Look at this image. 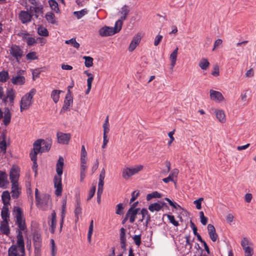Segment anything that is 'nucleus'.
Wrapping results in <instances>:
<instances>
[{
    "label": "nucleus",
    "mask_w": 256,
    "mask_h": 256,
    "mask_svg": "<svg viewBox=\"0 0 256 256\" xmlns=\"http://www.w3.org/2000/svg\"><path fill=\"white\" fill-rule=\"evenodd\" d=\"M132 239L134 240V242H135V244L136 246H140V244L142 243L141 236H140V234L134 235L132 237Z\"/></svg>",
    "instance_id": "58"
},
{
    "label": "nucleus",
    "mask_w": 256,
    "mask_h": 256,
    "mask_svg": "<svg viewBox=\"0 0 256 256\" xmlns=\"http://www.w3.org/2000/svg\"><path fill=\"white\" fill-rule=\"evenodd\" d=\"M56 213L54 211H53L52 213V220L50 224V231L52 234L54 232L55 228L56 227Z\"/></svg>",
    "instance_id": "32"
},
{
    "label": "nucleus",
    "mask_w": 256,
    "mask_h": 256,
    "mask_svg": "<svg viewBox=\"0 0 256 256\" xmlns=\"http://www.w3.org/2000/svg\"><path fill=\"white\" fill-rule=\"evenodd\" d=\"M83 58L85 60V66L87 68H90L93 65V58L90 56H84Z\"/></svg>",
    "instance_id": "43"
},
{
    "label": "nucleus",
    "mask_w": 256,
    "mask_h": 256,
    "mask_svg": "<svg viewBox=\"0 0 256 256\" xmlns=\"http://www.w3.org/2000/svg\"><path fill=\"white\" fill-rule=\"evenodd\" d=\"M123 208H123L122 204L120 203V204H118L116 206V213L117 214H119V215L122 214H123V212H122Z\"/></svg>",
    "instance_id": "63"
},
{
    "label": "nucleus",
    "mask_w": 256,
    "mask_h": 256,
    "mask_svg": "<svg viewBox=\"0 0 256 256\" xmlns=\"http://www.w3.org/2000/svg\"><path fill=\"white\" fill-rule=\"evenodd\" d=\"M26 58L28 60H34L38 58L36 56V52H30L26 55Z\"/></svg>",
    "instance_id": "48"
},
{
    "label": "nucleus",
    "mask_w": 256,
    "mask_h": 256,
    "mask_svg": "<svg viewBox=\"0 0 256 256\" xmlns=\"http://www.w3.org/2000/svg\"><path fill=\"white\" fill-rule=\"evenodd\" d=\"M20 177L19 170L15 167L12 166L10 172V179L12 184H18V180Z\"/></svg>",
    "instance_id": "12"
},
{
    "label": "nucleus",
    "mask_w": 256,
    "mask_h": 256,
    "mask_svg": "<svg viewBox=\"0 0 256 256\" xmlns=\"http://www.w3.org/2000/svg\"><path fill=\"white\" fill-rule=\"evenodd\" d=\"M8 184L7 174L5 172L0 170V188H6Z\"/></svg>",
    "instance_id": "16"
},
{
    "label": "nucleus",
    "mask_w": 256,
    "mask_h": 256,
    "mask_svg": "<svg viewBox=\"0 0 256 256\" xmlns=\"http://www.w3.org/2000/svg\"><path fill=\"white\" fill-rule=\"evenodd\" d=\"M51 147V144L45 141L44 140L39 139L34 142L33 144V152H36V154L42 153L48 151Z\"/></svg>",
    "instance_id": "5"
},
{
    "label": "nucleus",
    "mask_w": 256,
    "mask_h": 256,
    "mask_svg": "<svg viewBox=\"0 0 256 256\" xmlns=\"http://www.w3.org/2000/svg\"><path fill=\"white\" fill-rule=\"evenodd\" d=\"M208 230L209 236L212 242H216L218 239V236L216 232L214 226L212 224L208 225Z\"/></svg>",
    "instance_id": "20"
},
{
    "label": "nucleus",
    "mask_w": 256,
    "mask_h": 256,
    "mask_svg": "<svg viewBox=\"0 0 256 256\" xmlns=\"http://www.w3.org/2000/svg\"><path fill=\"white\" fill-rule=\"evenodd\" d=\"M43 8L42 6H30V12L31 15L36 16V18H38L39 14H42L43 12Z\"/></svg>",
    "instance_id": "24"
},
{
    "label": "nucleus",
    "mask_w": 256,
    "mask_h": 256,
    "mask_svg": "<svg viewBox=\"0 0 256 256\" xmlns=\"http://www.w3.org/2000/svg\"><path fill=\"white\" fill-rule=\"evenodd\" d=\"M8 222L9 221H2L0 223V230L1 232L6 236H8L10 233Z\"/></svg>",
    "instance_id": "23"
},
{
    "label": "nucleus",
    "mask_w": 256,
    "mask_h": 256,
    "mask_svg": "<svg viewBox=\"0 0 256 256\" xmlns=\"http://www.w3.org/2000/svg\"><path fill=\"white\" fill-rule=\"evenodd\" d=\"M140 40H141V36L139 34H138L133 38L132 42L138 46L139 44V43L140 42Z\"/></svg>",
    "instance_id": "61"
},
{
    "label": "nucleus",
    "mask_w": 256,
    "mask_h": 256,
    "mask_svg": "<svg viewBox=\"0 0 256 256\" xmlns=\"http://www.w3.org/2000/svg\"><path fill=\"white\" fill-rule=\"evenodd\" d=\"M17 238V242L16 245L18 248H20V251L24 253L25 250L24 248V238L22 236V232L20 231L18 232V234L16 236Z\"/></svg>",
    "instance_id": "19"
},
{
    "label": "nucleus",
    "mask_w": 256,
    "mask_h": 256,
    "mask_svg": "<svg viewBox=\"0 0 256 256\" xmlns=\"http://www.w3.org/2000/svg\"><path fill=\"white\" fill-rule=\"evenodd\" d=\"M162 196V194H161L155 191L147 194L146 198L148 201H149L153 198H160Z\"/></svg>",
    "instance_id": "40"
},
{
    "label": "nucleus",
    "mask_w": 256,
    "mask_h": 256,
    "mask_svg": "<svg viewBox=\"0 0 256 256\" xmlns=\"http://www.w3.org/2000/svg\"><path fill=\"white\" fill-rule=\"evenodd\" d=\"M104 134H106L109 132L108 116H107L104 124H103Z\"/></svg>",
    "instance_id": "47"
},
{
    "label": "nucleus",
    "mask_w": 256,
    "mask_h": 256,
    "mask_svg": "<svg viewBox=\"0 0 256 256\" xmlns=\"http://www.w3.org/2000/svg\"><path fill=\"white\" fill-rule=\"evenodd\" d=\"M143 168L144 166L142 165H138L132 168H126L122 170V177L125 180H128L132 176L141 171L143 169Z\"/></svg>",
    "instance_id": "7"
},
{
    "label": "nucleus",
    "mask_w": 256,
    "mask_h": 256,
    "mask_svg": "<svg viewBox=\"0 0 256 256\" xmlns=\"http://www.w3.org/2000/svg\"><path fill=\"white\" fill-rule=\"evenodd\" d=\"M12 114L8 108H4V112H3L0 108V120L4 118L3 123L7 126L10 122Z\"/></svg>",
    "instance_id": "11"
},
{
    "label": "nucleus",
    "mask_w": 256,
    "mask_h": 256,
    "mask_svg": "<svg viewBox=\"0 0 256 256\" xmlns=\"http://www.w3.org/2000/svg\"><path fill=\"white\" fill-rule=\"evenodd\" d=\"M64 158L60 157L56 164V171L57 174L54 177V187L56 188L55 194L60 196L62 193V174L63 172Z\"/></svg>",
    "instance_id": "1"
},
{
    "label": "nucleus",
    "mask_w": 256,
    "mask_h": 256,
    "mask_svg": "<svg viewBox=\"0 0 256 256\" xmlns=\"http://www.w3.org/2000/svg\"><path fill=\"white\" fill-rule=\"evenodd\" d=\"M48 3L50 8L54 10L56 12L58 13L60 11V9L58 6V2L56 0H49Z\"/></svg>",
    "instance_id": "38"
},
{
    "label": "nucleus",
    "mask_w": 256,
    "mask_h": 256,
    "mask_svg": "<svg viewBox=\"0 0 256 256\" xmlns=\"http://www.w3.org/2000/svg\"><path fill=\"white\" fill-rule=\"evenodd\" d=\"M88 10L86 8L83 9L80 11H76L74 12V14L78 19H80L83 16L87 14Z\"/></svg>",
    "instance_id": "42"
},
{
    "label": "nucleus",
    "mask_w": 256,
    "mask_h": 256,
    "mask_svg": "<svg viewBox=\"0 0 256 256\" xmlns=\"http://www.w3.org/2000/svg\"><path fill=\"white\" fill-rule=\"evenodd\" d=\"M243 250L244 252L245 256H252L254 254V250L250 246L245 248Z\"/></svg>",
    "instance_id": "51"
},
{
    "label": "nucleus",
    "mask_w": 256,
    "mask_h": 256,
    "mask_svg": "<svg viewBox=\"0 0 256 256\" xmlns=\"http://www.w3.org/2000/svg\"><path fill=\"white\" fill-rule=\"evenodd\" d=\"M36 42V40L32 37H29L26 41V43L28 46H33L34 44H35Z\"/></svg>",
    "instance_id": "64"
},
{
    "label": "nucleus",
    "mask_w": 256,
    "mask_h": 256,
    "mask_svg": "<svg viewBox=\"0 0 256 256\" xmlns=\"http://www.w3.org/2000/svg\"><path fill=\"white\" fill-rule=\"evenodd\" d=\"M18 35L21 37L23 40L27 41L30 37V34L26 32H21L18 34Z\"/></svg>",
    "instance_id": "57"
},
{
    "label": "nucleus",
    "mask_w": 256,
    "mask_h": 256,
    "mask_svg": "<svg viewBox=\"0 0 256 256\" xmlns=\"http://www.w3.org/2000/svg\"><path fill=\"white\" fill-rule=\"evenodd\" d=\"M199 66L203 70H206L210 66L208 59L202 58L200 60L198 64Z\"/></svg>",
    "instance_id": "35"
},
{
    "label": "nucleus",
    "mask_w": 256,
    "mask_h": 256,
    "mask_svg": "<svg viewBox=\"0 0 256 256\" xmlns=\"http://www.w3.org/2000/svg\"><path fill=\"white\" fill-rule=\"evenodd\" d=\"M178 48H176V49L172 52L170 55V60H171V66L172 69L173 68L174 66L176 64V58H177V54H178Z\"/></svg>",
    "instance_id": "29"
},
{
    "label": "nucleus",
    "mask_w": 256,
    "mask_h": 256,
    "mask_svg": "<svg viewBox=\"0 0 256 256\" xmlns=\"http://www.w3.org/2000/svg\"><path fill=\"white\" fill-rule=\"evenodd\" d=\"M50 202V196L48 194H44L42 198H40L36 200V204L38 208L42 210H46Z\"/></svg>",
    "instance_id": "10"
},
{
    "label": "nucleus",
    "mask_w": 256,
    "mask_h": 256,
    "mask_svg": "<svg viewBox=\"0 0 256 256\" xmlns=\"http://www.w3.org/2000/svg\"><path fill=\"white\" fill-rule=\"evenodd\" d=\"M9 52L12 57L18 63H20V59L24 56L22 48L20 46L12 44L9 50Z\"/></svg>",
    "instance_id": "6"
},
{
    "label": "nucleus",
    "mask_w": 256,
    "mask_h": 256,
    "mask_svg": "<svg viewBox=\"0 0 256 256\" xmlns=\"http://www.w3.org/2000/svg\"><path fill=\"white\" fill-rule=\"evenodd\" d=\"M93 228H94V220H92L90 223V225L89 226L88 232V242L90 243L91 242V238L93 232Z\"/></svg>",
    "instance_id": "46"
},
{
    "label": "nucleus",
    "mask_w": 256,
    "mask_h": 256,
    "mask_svg": "<svg viewBox=\"0 0 256 256\" xmlns=\"http://www.w3.org/2000/svg\"><path fill=\"white\" fill-rule=\"evenodd\" d=\"M51 242V250H52V256H56V248L55 246L54 241L53 239L50 240Z\"/></svg>",
    "instance_id": "59"
},
{
    "label": "nucleus",
    "mask_w": 256,
    "mask_h": 256,
    "mask_svg": "<svg viewBox=\"0 0 256 256\" xmlns=\"http://www.w3.org/2000/svg\"><path fill=\"white\" fill-rule=\"evenodd\" d=\"M34 246L36 256H39L40 250L41 243H38V241L37 242L34 243Z\"/></svg>",
    "instance_id": "53"
},
{
    "label": "nucleus",
    "mask_w": 256,
    "mask_h": 256,
    "mask_svg": "<svg viewBox=\"0 0 256 256\" xmlns=\"http://www.w3.org/2000/svg\"><path fill=\"white\" fill-rule=\"evenodd\" d=\"M65 42L66 44H72L74 48L77 49H78L80 47V44L76 41L75 38H72L69 40H67Z\"/></svg>",
    "instance_id": "45"
},
{
    "label": "nucleus",
    "mask_w": 256,
    "mask_h": 256,
    "mask_svg": "<svg viewBox=\"0 0 256 256\" xmlns=\"http://www.w3.org/2000/svg\"><path fill=\"white\" fill-rule=\"evenodd\" d=\"M18 17L22 24H26L31 21L32 15L27 11L22 10L18 14Z\"/></svg>",
    "instance_id": "14"
},
{
    "label": "nucleus",
    "mask_w": 256,
    "mask_h": 256,
    "mask_svg": "<svg viewBox=\"0 0 256 256\" xmlns=\"http://www.w3.org/2000/svg\"><path fill=\"white\" fill-rule=\"evenodd\" d=\"M8 256H25V251L24 253L20 251V248L13 244L8 250Z\"/></svg>",
    "instance_id": "13"
},
{
    "label": "nucleus",
    "mask_w": 256,
    "mask_h": 256,
    "mask_svg": "<svg viewBox=\"0 0 256 256\" xmlns=\"http://www.w3.org/2000/svg\"><path fill=\"white\" fill-rule=\"evenodd\" d=\"M130 12V9L128 8V6L124 5L122 6V8H121V10L120 12V14L122 15L120 17V20H121L122 22V20H126L128 14Z\"/></svg>",
    "instance_id": "33"
},
{
    "label": "nucleus",
    "mask_w": 256,
    "mask_h": 256,
    "mask_svg": "<svg viewBox=\"0 0 256 256\" xmlns=\"http://www.w3.org/2000/svg\"><path fill=\"white\" fill-rule=\"evenodd\" d=\"M61 90H53L51 93V98L54 102V103H57L60 98V94L61 92Z\"/></svg>",
    "instance_id": "34"
},
{
    "label": "nucleus",
    "mask_w": 256,
    "mask_h": 256,
    "mask_svg": "<svg viewBox=\"0 0 256 256\" xmlns=\"http://www.w3.org/2000/svg\"><path fill=\"white\" fill-rule=\"evenodd\" d=\"M204 200L203 198H200L198 199L194 200V204H196V208L198 210H200L202 208V202Z\"/></svg>",
    "instance_id": "55"
},
{
    "label": "nucleus",
    "mask_w": 256,
    "mask_h": 256,
    "mask_svg": "<svg viewBox=\"0 0 256 256\" xmlns=\"http://www.w3.org/2000/svg\"><path fill=\"white\" fill-rule=\"evenodd\" d=\"M21 193V188L19 186L18 184H12V197L14 199H17Z\"/></svg>",
    "instance_id": "17"
},
{
    "label": "nucleus",
    "mask_w": 256,
    "mask_h": 256,
    "mask_svg": "<svg viewBox=\"0 0 256 256\" xmlns=\"http://www.w3.org/2000/svg\"><path fill=\"white\" fill-rule=\"evenodd\" d=\"M73 102V98L72 93L70 90H68L67 94H66L64 104L62 108L60 113L65 112L66 110H70V107L72 106Z\"/></svg>",
    "instance_id": "8"
},
{
    "label": "nucleus",
    "mask_w": 256,
    "mask_h": 256,
    "mask_svg": "<svg viewBox=\"0 0 256 256\" xmlns=\"http://www.w3.org/2000/svg\"><path fill=\"white\" fill-rule=\"evenodd\" d=\"M57 137L58 142L62 144H68L70 138V134H64L61 132L57 133Z\"/></svg>",
    "instance_id": "15"
},
{
    "label": "nucleus",
    "mask_w": 256,
    "mask_h": 256,
    "mask_svg": "<svg viewBox=\"0 0 256 256\" xmlns=\"http://www.w3.org/2000/svg\"><path fill=\"white\" fill-rule=\"evenodd\" d=\"M250 244H251V242L246 238H244L241 241V246L243 249L245 248L249 247Z\"/></svg>",
    "instance_id": "54"
},
{
    "label": "nucleus",
    "mask_w": 256,
    "mask_h": 256,
    "mask_svg": "<svg viewBox=\"0 0 256 256\" xmlns=\"http://www.w3.org/2000/svg\"><path fill=\"white\" fill-rule=\"evenodd\" d=\"M0 138H2V140L0 141V152L2 153V154H5L6 150V135L4 134H2Z\"/></svg>",
    "instance_id": "28"
},
{
    "label": "nucleus",
    "mask_w": 256,
    "mask_h": 256,
    "mask_svg": "<svg viewBox=\"0 0 256 256\" xmlns=\"http://www.w3.org/2000/svg\"><path fill=\"white\" fill-rule=\"evenodd\" d=\"M36 93V90L32 88L22 97L20 102V112H22L24 110L29 108L32 104V99Z\"/></svg>",
    "instance_id": "3"
},
{
    "label": "nucleus",
    "mask_w": 256,
    "mask_h": 256,
    "mask_svg": "<svg viewBox=\"0 0 256 256\" xmlns=\"http://www.w3.org/2000/svg\"><path fill=\"white\" fill-rule=\"evenodd\" d=\"M215 114L216 116V118L218 120L224 123L226 122V117L224 112L222 110H215Z\"/></svg>",
    "instance_id": "31"
},
{
    "label": "nucleus",
    "mask_w": 256,
    "mask_h": 256,
    "mask_svg": "<svg viewBox=\"0 0 256 256\" xmlns=\"http://www.w3.org/2000/svg\"><path fill=\"white\" fill-rule=\"evenodd\" d=\"M38 32L39 35L43 36H48V32L46 28L44 26H40L38 30Z\"/></svg>",
    "instance_id": "44"
},
{
    "label": "nucleus",
    "mask_w": 256,
    "mask_h": 256,
    "mask_svg": "<svg viewBox=\"0 0 256 256\" xmlns=\"http://www.w3.org/2000/svg\"><path fill=\"white\" fill-rule=\"evenodd\" d=\"M74 212L76 218L75 221L76 222L78 220L79 215L82 214V208L80 207V200H76V205Z\"/></svg>",
    "instance_id": "30"
},
{
    "label": "nucleus",
    "mask_w": 256,
    "mask_h": 256,
    "mask_svg": "<svg viewBox=\"0 0 256 256\" xmlns=\"http://www.w3.org/2000/svg\"><path fill=\"white\" fill-rule=\"evenodd\" d=\"M66 213V208H62V212H61V220L60 222V230H62L63 224H64V218L65 217Z\"/></svg>",
    "instance_id": "50"
},
{
    "label": "nucleus",
    "mask_w": 256,
    "mask_h": 256,
    "mask_svg": "<svg viewBox=\"0 0 256 256\" xmlns=\"http://www.w3.org/2000/svg\"><path fill=\"white\" fill-rule=\"evenodd\" d=\"M200 216L201 223L204 226L206 225L208 222V218L204 216L203 212H200Z\"/></svg>",
    "instance_id": "56"
},
{
    "label": "nucleus",
    "mask_w": 256,
    "mask_h": 256,
    "mask_svg": "<svg viewBox=\"0 0 256 256\" xmlns=\"http://www.w3.org/2000/svg\"><path fill=\"white\" fill-rule=\"evenodd\" d=\"M166 216L170 222L172 223L174 226H178L179 225L178 222L175 220L174 216L170 214H167Z\"/></svg>",
    "instance_id": "52"
},
{
    "label": "nucleus",
    "mask_w": 256,
    "mask_h": 256,
    "mask_svg": "<svg viewBox=\"0 0 256 256\" xmlns=\"http://www.w3.org/2000/svg\"><path fill=\"white\" fill-rule=\"evenodd\" d=\"M96 186H92V187L91 188L89 192L88 196L87 198L88 200H90L93 196H94L95 192H96Z\"/></svg>",
    "instance_id": "60"
},
{
    "label": "nucleus",
    "mask_w": 256,
    "mask_h": 256,
    "mask_svg": "<svg viewBox=\"0 0 256 256\" xmlns=\"http://www.w3.org/2000/svg\"><path fill=\"white\" fill-rule=\"evenodd\" d=\"M9 78L8 73L7 71H2L0 72V82H5Z\"/></svg>",
    "instance_id": "41"
},
{
    "label": "nucleus",
    "mask_w": 256,
    "mask_h": 256,
    "mask_svg": "<svg viewBox=\"0 0 256 256\" xmlns=\"http://www.w3.org/2000/svg\"><path fill=\"white\" fill-rule=\"evenodd\" d=\"M140 208L132 209V208H130L128 210L127 214H126V217L129 218L130 222L133 223L135 220L136 214H138V211Z\"/></svg>",
    "instance_id": "21"
},
{
    "label": "nucleus",
    "mask_w": 256,
    "mask_h": 256,
    "mask_svg": "<svg viewBox=\"0 0 256 256\" xmlns=\"http://www.w3.org/2000/svg\"><path fill=\"white\" fill-rule=\"evenodd\" d=\"M24 72V70H20L17 72L16 75L13 76L10 80L12 84L15 85L21 86L24 84L26 82L24 76H22Z\"/></svg>",
    "instance_id": "9"
},
{
    "label": "nucleus",
    "mask_w": 256,
    "mask_h": 256,
    "mask_svg": "<svg viewBox=\"0 0 256 256\" xmlns=\"http://www.w3.org/2000/svg\"><path fill=\"white\" fill-rule=\"evenodd\" d=\"M141 214L142 215V220H144V218L146 216V226L148 225V224L149 222L150 221V216L148 214V210L146 208H142V210Z\"/></svg>",
    "instance_id": "39"
},
{
    "label": "nucleus",
    "mask_w": 256,
    "mask_h": 256,
    "mask_svg": "<svg viewBox=\"0 0 256 256\" xmlns=\"http://www.w3.org/2000/svg\"><path fill=\"white\" fill-rule=\"evenodd\" d=\"M14 212L16 213V224L18 228V231L22 232V231L24 230L26 228V220L24 216L22 210L20 208L16 206L14 208Z\"/></svg>",
    "instance_id": "4"
},
{
    "label": "nucleus",
    "mask_w": 256,
    "mask_h": 256,
    "mask_svg": "<svg viewBox=\"0 0 256 256\" xmlns=\"http://www.w3.org/2000/svg\"><path fill=\"white\" fill-rule=\"evenodd\" d=\"M2 200L4 206H8L10 205V196L8 191H4L2 194Z\"/></svg>",
    "instance_id": "25"
},
{
    "label": "nucleus",
    "mask_w": 256,
    "mask_h": 256,
    "mask_svg": "<svg viewBox=\"0 0 256 256\" xmlns=\"http://www.w3.org/2000/svg\"><path fill=\"white\" fill-rule=\"evenodd\" d=\"M126 230L124 228H122L120 229V241H126Z\"/></svg>",
    "instance_id": "49"
},
{
    "label": "nucleus",
    "mask_w": 256,
    "mask_h": 256,
    "mask_svg": "<svg viewBox=\"0 0 256 256\" xmlns=\"http://www.w3.org/2000/svg\"><path fill=\"white\" fill-rule=\"evenodd\" d=\"M37 155L38 154H36V152H33L31 151L30 156V159L33 162V164L32 166V169L35 172V176L37 174V167H38V164L36 162L37 160Z\"/></svg>",
    "instance_id": "22"
},
{
    "label": "nucleus",
    "mask_w": 256,
    "mask_h": 256,
    "mask_svg": "<svg viewBox=\"0 0 256 256\" xmlns=\"http://www.w3.org/2000/svg\"><path fill=\"white\" fill-rule=\"evenodd\" d=\"M46 19L47 21L51 23L52 24H54L56 23V20L55 19V16L54 14H53L52 12H48L46 14Z\"/></svg>",
    "instance_id": "37"
},
{
    "label": "nucleus",
    "mask_w": 256,
    "mask_h": 256,
    "mask_svg": "<svg viewBox=\"0 0 256 256\" xmlns=\"http://www.w3.org/2000/svg\"><path fill=\"white\" fill-rule=\"evenodd\" d=\"M210 98L212 100L222 102L224 99L222 94L218 91L210 90Z\"/></svg>",
    "instance_id": "18"
},
{
    "label": "nucleus",
    "mask_w": 256,
    "mask_h": 256,
    "mask_svg": "<svg viewBox=\"0 0 256 256\" xmlns=\"http://www.w3.org/2000/svg\"><path fill=\"white\" fill-rule=\"evenodd\" d=\"M15 95H16V92H15L14 90L12 88L10 89L7 91L6 96V98H4L3 100L4 102H6V99L8 98L10 102V103L12 104L14 103V99L15 98Z\"/></svg>",
    "instance_id": "26"
},
{
    "label": "nucleus",
    "mask_w": 256,
    "mask_h": 256,
    "mask_svg": "<svg viewBox=\"0 0 256 256\" xmlns=\"http://www.w3.org/2000/svg\"><path fill=\"white\" fill-rule=\"evenodd\" d=\"M140 194L139 191H134L132 194V198L130 200V203H132L134 202Z\"/></svg>",
    "instance_id": "62"
},
{
    "label": "nucleus",
    "mask_w": 256,
    "mask_h": 256,
    "mask_svg": "<svg viewBox=\"0 0 256 256\" xmlns=\"http://www.w3.org/2000/svg\"><path fill=\"white\" fill-rule=\"evenodd\" d=\"M1 216L2 218V221H9L10 213L8 210V206H3L2 212Z\"/></svg>",
    "instance_id": "27"
},
{
    "label": "nucleus",
    "mask_w": 256,
    "mask_h": 256,
    "mask_svg": "<svg viewBox=\"0 0 256 256\" xmlns=\"http://www.w3.org/2000/svg\"><path fill=\"white\" fill-rule=\"evenodd\" d=\"M162 208V206L159 203H154L150 204L148 206V210L151 212H154V211L158 212Z\"/></svg>",
    "instance_id": "36"
},
{
    "label": "nucleus",
    "mask_w": 256,
    "mask_h": 256,
    "mask_svg": "<svg viewBox=\"0 0 256 256\" xmlns=\"http://www.w3.org/2000/svg\"><path fill=\"white\" fill-rule=\"evenodd\" d=\"M122 22L121 20H118L115 24L114 28L104 26L99 30V34L102 36H108L114 34L119 32L122 27Z\"/></svg>",
    "instance_id": "2"
}]
</instances>
